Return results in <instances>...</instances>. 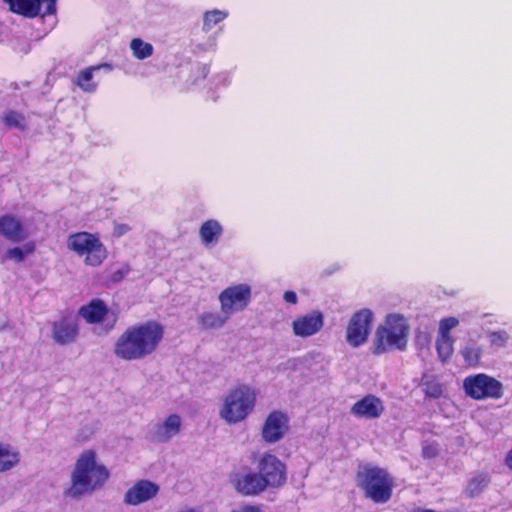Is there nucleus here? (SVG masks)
<instances>
[{
    "mask_svg": "<svg viewBox=\"0 0 512 512\" xmlns=\"http://www.w3.org/2000/svg\"><path fill=\"white\" fill-rule=\"evenodd\" d=\"M438 446L433 443H425L422 447V455L424 458L432 459L438 454Z\"/></svg>",
    "mask_w": 512,
    "mask_h": 512,
    "instance_id": "35",
    "label": "nucleus"
},
{
    "mask_svg": "<svg viewBox=\"0 0 512 512\" xmlns=\"http://www.w3.org/2000/svg\"><path fill=\"white\" fill-rule=\"evenodd\" d=\"M465 394L474 400L500 399L504 394L503 384L496 378L478 373L463 380Z\"/></svg>",
    "mask_w": 512,
    "mask_h": 512,
    "instance_id": "7",
    "label": "nucleus"
},
{
    "mask_svg": "<svg viewBox=\"0 0 512 512\" xmlns=\"http://www.w3.org/2000/svg\"><path fill=\"white\" fill-rule=\"evenodd\" d=\"M228 17V12L224 10H209L203 15V30L210 31L215 25L219 24Z\"/></svg>",
    "mask_w": 512,
    "mask_h": 512,
    "instance_id": "30",
    "label": "nucleus"
},
{
    "mask_svg": "<svg viewBox=\"0 0 512 512\" xmlns=\"http://www.w3.org/2000/svg\"><path fill=\"white\" fill-rule=\"evenodd\" d=\"M323 315L319 311H313L297 317L292 322V330L297 337H310L318 333L323 327Z\"/></svg>",
    "mask_w": 512,
    "mask_h": 512,
    "instance_id": "18",
    "label": "nucleus"
},
{
    "mask_svg": "<svg viewBox=\"0 0 512 512\" xmlns=\"http://www.w3.org/2000/svg\"><path fill=\"white\" fill-rule=\"evenodd\" d=\"M417 340L421 341L423 345L429 344L431 338L429 334H425L423 336H417Z\"/></svg>",
    "mask_w": 512,
    "mask_h": 512,
    "instance_id": "40",
    "label": "nucleus"
},
{
    "mask_svg": "<svg viewBox=\"0 0 512 512\" xmlns=\"http://www.w3.org/2000/svg\"><path fill=\"white\" fill-rule=\"evenodd\" d=\"M222 232L223 228L221 224L218 221L211 219L205 221L201 225L199 229V236L202 244L206 247H210L218 242Z\"/></svg>",
    "mask_w": 512,
    "mask_h": 512,
    "instance_id": "20",
    "label": "nucleus"
},
{
    "mask_svg": "<svg viewBox=\"0 0 512 512\" xmlns=\"http://www.w3.org/2000/svg\"><path fill=\"white\" fill-rule=\"evenodd\" d=\"M256 468L267 488L278 489L287 482L286 464L275 454H261L256 461Z\"/></svg>",
    "mask_w": 512,
    "mask_h": 512,
    "instance_id": "8",
    "label": "nucleus"
},
{
    "mask_svg": "<svg viewBox=\"0 0 512 512\" xmlns=\"http://www.w3.org/2000/svg\"><path fill=\"white\" fill-rule=\"evenodd\" d=\"M459 325L456 317H446L440 320L438 328V336L452 337L450 331Z\"/></svg>",
    "mask_w": 512,
    "mask_h": 512,
    "instance_id": "33",
    "label": "nucleus"
},
{
    "mask_svg": "<svg viewBox=\"0 0 512 512\" xmlns=\"http://www.w3.org/2000/svg\"><path fill=\"white\" fill-rule=\"evenodd\" d=\"M232 482L235 490L245 496H256L268 489L258 472L238 473Z\"/></svg>",
    "mask_w": 512,
    "mask_h": 512,
    "instance_id": "17",
    "label": "nucleus"
},
{
    "mask_svg": "<svg viewBox=\"0 0 512 512\" xmlns=\"http://www.w3.org/2000/svg\"><path fill=\"white\" fill-rule=\"evenodd\" d=\"M506 465L512 470V449L509 451L506 457Z\"/></svg>",
    "mask_w": 512,
    "mask_h": 512,
    "instance_id": "41",
    "label": "nucleus"
},
{
    "mask_svg": "<svg viewBox=\"0 0 512 512\" xmlns=\"http://www.w3.org/2000/svg\"><path fill=\"white\" fill-rule=\"evenodd\" d=\"M410 325L408 319L397 313L389 314L378 326L373 342V354L381 355L390 350L404 351L407 348Z\"/></svg>",
    "mask_w": 512,
    "mask_h": 512,
    "instance_id": "3",
    "label": "nucleus"
},
{
    "mask_svg": "<svg viewBox=\"0 0 512 512\" xmlns=\"http://www.w3.org/2000/svg\"><path fill=\"white\" fill-rule=\"evenodd\" d=\"M164 338V327L146 321L127 327L113 345V354L123 361H140L152 356Z\"/></svg>",
    "mask_w": 512,
    "mask_h": 512,
    "instance_id": "1",
    "label": "nucleus"
},
{
    "mask_svg": "<svg viewBox=\"0 0 512 512\" xmlns=\"http://www.w3.org/2000/svg\"><path fill=\"white\" fill-rule=\"evenodd\" d=\"M229 318L230 315L222 312H204L199 316L198 323L204 329H219L225 325Z\"/></svg>",
    "mask_w": 512,
    "mask_h": 512,
    "instance_id": "24",
    "label": "nucleus"
},
{
    "mask_svg": "<svg viewBox=\"0 0 512 512\" xmlns=\"http://www.w3.org/2000/svg\"><path fill=\"white\" fill-rule=\"evenodd\" d=\"M257 394L249 385L231 388L222 399L218 415L228 425L243 422L252 413L256 405Z\"/></svg>",
    "mask_w": 512,
    "mask_h": 512,
    "instance_id": "4",
    "label": "nucleus"
},
{
    "mask_svg": "<svg viewBox=\"0 0 512 512\" xmlns=\"http://www.w3.org/2000/svg\"><path fill=\"white\" fill-rule=\"evenodd\" d=\"M128 272H129V269L127 267L121 268V269L113 272L111 275V281L114 283L120 282L121 280L124 279V277L128 274Z\"/></svg>",
    "mask_w": 512,
    "mask_h": 512,
    "instance_id": "37",
    "label": "nucleus"
},
{
    "mask_svg": "<svg viewBox=\"0 0 512 512\" xmlns=\"http://www.w3.org/2000/svg\"><path fill=\"white\" fill-rule=\"evenodd\" d=\"M289 431V417L280 410L271 411L261 429V437L264 442L274 444L281 441Z\"/></svg>",
    "mask_w": 512,
    "mask_h": 512,
    "instance_id": "12",
    "label": "nucleus"
},
{
    "mask_svg": "<svg viewBox=\"0 0 512 512\" xmlns=\"http://www.w3.org/2000/svg\"><path fill=\"white\" fill-rule=\"evenodd\" d=\"M130 48L133 55L139 60L145 59L153 53V46L140 38H134L130 43Z\"/></svg>",
    "mask_w": 512,
    "mask_h": 512,
    "instance_id": "31",
    "label": "nucleus"
},
{
    "mask_svg": "<svg viewBox=\"0 0 512 512\" xmlns=\"http://www.w3.org/2000/svg\"><path fill=\"white\" fill-rule=\"evenodd\" d=\"M357 484L366 497L375 503H385L392 495L393 479L388 472L374 466H361L357 472Z\"/></svg>",
    "mask_w": 512,
    "mask_h": 512,
    "instance_id": "5",
    "label": "nucleus"
},
{
    "mask_svg": "<svg viewBox=\"0 0 512 512\" xmlns=\"http://www.w3.org/2000/svg\"><path fill=\"white\" fill-rule=\"evenodd\" d=\"M221 312L226 315L243 311L251 300V287L242 283L232 285L219 294Z\"/></svg>",
    "mask_w": 512,
    "mask_h": 512,
    "instance_id": "9",
    "label": "nucleus"
},
{
    "mask_svg": "<svg viewBox=\"0 0 512 512\" xmlns=\"http://www.w3.org/2000/svg\"><path fill=\"white\" fill-rule=\"evenodd\" d=\"M489 482L490 478L487 473H476L469 479L465 488V494L471 498L476 497L484 491Z\"/></svg>",
    "mask_w": 512,
    "mask_h": 512,
    "instance_id": "25",
    "label": "nucleus"
},
{
    "mask_svg": "<svg viewBox=\"0 0 512 512\" xmlns=\"http://www.w3.org/2000/svg\"><path fill=\"white\" fill-rule=\"evenodd\" d=\"M372 312L362 309L352 315L346 328L347 343L356 348L363 345L370 334Z\"/></svg>",
    "mask_w": 512,
    "mask_h": 512,
    "instance_id": "10",
    "label": "nucleus"
},
{
    "mask_svg": "<svg viewBox=\"0 0 512 512\" xmlns=\"http://www.w3.org/2000/svg\"><path fill=\"white\" fill-rule=\"evenodd\" d=\"M109 478V471L98 461L93 450L83 451L75 461L70 474V484L63 489L66 499L76 500L101 489Z\"/></svg>",
    "mask_w": 512,
    "mask_h": 512,
    "instance_id": "2",
    "label": "nucleus"
},
{
    "mask_svg": "<svg viewBox=\"0 0 512 512\" xmlns=\"http://www.w3.org/2000/svg\"><path fill=\"white\" fill-rule=\"evenodd\" d=\"M385 411V406L379 397L367 394L357 400L350 408V414L357 419L375 420L379 419Z\"/></svg>",
    "mask_w": 512,
    "mask_h": 512,
    "instance_id": "14",
    "label": "nucleus"
},
{
    "mask_svg": "<svg viewBox=\"0 0 512 512\" xmlns=\"http://www.w3.org/2000/svg\"><path fill=\"white\" fill-rule=\"evenodd\" d=\"M102 66H91L80 71L75 83L78 87L86 92H93L96 89V83L93 82V73ZM108 70H111V66H105Z\"/></svg>",
    "mask_w": 512,
    "mask_h": 512,
    "instance_id": "26",
    "label": "nucleus"
},
{
    "mask_svg": "<svg viewBox=\"0 0 512 512\" xmlns=\"http://www.w3.org/2000/svg\"><path fill=\"white\" fill-rule=\"evenodd\" d=\"M182 425L180 415L170 414L152 426L149 437L154 442L167 443L181 432Z\"/></svg>",
    "mask_w": 512,
    "mask_h": 512,
    "instance_id": "13",
    "label": "nucleus"
},
{
    "mask_svg": "<svg viewBox=\"0 0 512 512\" xmlns=\"http://www.w3.org/2000/svg\"><path fill=\"white\" fill-rule=\"evenodd\" d=\"M131 230L128 224H115L113 229V234L117 237H121L127 234Z\"/></svg>",
    "mask_w": 512,
    "mask_h": 512,
    "instance_id": "36",
    "label": "nucleus"
},
{
    "mask_svg": "<svg viewBox=\"0 0 512 512\" xmlns=\"http://www.w3.org/2000/svg\"><path fill=\"white\" fill-rule=\"evenodd\" d=\"M9 5V9L27 18L39 15H53L56 13L57 0H3Z\"/></svg>",
    "mask_w": 512,
    "mask_h": 512,
    "instance_id": "11",
    "label": "nucleus"
},
{
    "mask_svg": "<svg viewBox=\"0 0 512 512\" xmlns=\"http://www.w3.org/2000/svg\"><path fill=\"white\" fill-rule=\"evenodd\" d=\"M30 226L13 215L0 217V235L11 242H24L32 234Z\"/></svg>",
    "mask_w": 512,
    "mask_h": 512,
    "instance_id": "15",
    "label": "nucleus"
},
{
    "mask_svg": "<svg viewBox=\"0 0 512 512\" xmlns=\"http://www.w3.org/2000/svg\"><path fill=\"white\" fill-rule=\"evenodd\" d=\"M20 463V452L10 444L0 442V473L12 470Z\"/></svg>",
    "mask_w": 512,
    "mask_h": 512,
    "instance_id": "21",
    "label": "nucleus"
},
{
    "mask_svg": "<svg viewBox=\"0 0 512 512\" xmlns=\"http://www.w3.org/2000/svg\"><path fill=\"white\" fill-rule=\"evenodd\" d=\"M67 248L90 267H99L108 257L107 248L98 235L85 231L69 235Z\"/></svg>",
    "mask_w": 512,
    "mask_h": 512,
    "instance_id": "6",
    "label": "nucleus"
},
{
    "mask_svg": "<svg viewBox=\"0 0 512 512\" xmlns=\"http://www.w3.org/2000/svg\"><path fill=\"white\" fill-rule=\"evenodd\" d=\"M107 313V307L101 300H92L88 305L82 307L79 314L88 323H98L103 320Z\"/></svg>",
    "mask_w": 512,
    "mask_h": 512,
    "instance_id": "22",
    "label": "nucleus"
},
{
    "mask_svg": "<svg viewBox=\"0 0 512 512\" xmlns=\"http://www.w3.org/2000/svg\"><path fill=\"white\" fill-rule=\"evenodd\" d=\"M159 492V486L149 480H139L124 495V503L137 506L153 499Z\"/></svg>",
    "mask_w": 512,
    "mask_h": 512,
    "instance_id": "16",
    "label": "nucleus"
},
{
    "mask_svg": "<svg viewBox=\"0 0 512 512\" xmlns=\"http://www.w3.org/2000/svg\"><path fill=\"white\" fill-rule=\"evenodd\" d=\"M284 300L287 302V303H290V304H296L297 303V295L295 292L293 291H286L284 293V296H283Z\"/></svg>",
    "mask_w": 512,
    "mask_h": 512,
    "instance_id": "39",
    "label": "nucleus"
},
{
    "mask_svg": "<svg viewBox=\"0 0 512 512\" xmlns=\"http://www.w3.org/2000/svg\"><path fill=\"white\" fill-rule=\"evenodd\" d=\"M78 335V326L73 318L65 317L55 321L52 325V338L60 344L65 345L73 342Z\"/></svg>",
    "mask_w": 512,
    "mask_h": 512,
    "instance_id": "19",
    "label": "nucleus"
},
{
    "mask_svg": "<svg viewBox=\"0 0 512 512\" xmlns=\"http://www.w3.org/2000/svg\"><path fill=\"white\" fill-rule=\"evenodd\" d=\"M2 121L8 128H17L20 130H24L26 128V119L24 115L17 111H6L2 116Z\"/></svg>",
    "mask_w": 512,
    "mask_h": 512,
    "instance_id": "32",
    "label": "nucleus"
},
{
    "mask_svg": "<svg viewBox=\"0 0 512 512\" xmlns=\"http://www.w3.org/2000/svg\"><path fill=\"white\" fill-rule=\"evenodd\" d=\"M420 386L427 398L439 399L444 396V386L434 375L424 374Z\"/></svg>",
    "mask_w": 512,
    "mask_h": 512,
    "instance_id": "23",
    "label": "nucleus"
},
{
    "mask_svg": "<svg viewBox=\"0 0 512 512\" xmlns=\"http://www.w3.org/2000/svg\"><path fill=\"white\" fill-rule=\"evenodd\" d=\"M482 353V348L475 344H467L460 351L465 363L471 367L479 365Z\"/></svg>",
    "mask_w": 512,
    "mask_h": 512,
    "instance_id": "28",
    "label": "nucleus"
},
{
    "mask_svg": "<svg viewBox=\"0 0 512 512\" xmlns=\"http://www.w3.org/2000/svg\"><path fill=\"white\" fill-rule=\"evenodd\" d=\"M436 350L442 362L448 361L454 352V338L437 336Z\"/></svg>",
    "mask_w": 512,
    "mask_h": 512,
    "instance_id": "29",
    "label": "nucleus"
},
{
    "mask_svg": "<svg viewBox=\"0 0 512 512\" xmlns=\"http://www.w3.org/2000/svg\"><path fill=\"white\" fill-rule=\"evenodd\" d=\"M491 346L496 348L504 347L509 340V335L506 331L499 330L493 331L488 334Z\"/></svg>",
    "mask_w": 512,
    "mask_h": 512,
    "instance_id": "34",
    "label": "nucleus"
},
{
    "mask_svg": "<svg viewBox=\"0 0 512 512\" xmlns=\"http://www.w3.org/2000/svg\"><path fill=\"white\" fill-rule=\"evenodd\" d=\"M231 512H262V511L258 506L245 505V506H240L236 509H233Z\"/></svg>",
    "mask_w": 512,
    "mask_h": 512,
    "instance_id": "38",
    "label": "nucleus"
},
{
    "mask_svg": "<svg viewBox=\"0 0 512 512\" xmlns=\"http://www.w3.org/2000/svg\"><path fill=\"white\" fill-rule=\"evenodd\" d=\"M35 249L36 244L34 241H26L22 246L9 248L5 253V257L15 263H21L27 256L33 254Z\"/></svg>",
    "mask_w": 512,
    "mask_h": 512,
    "instance_id": "27",
    "label": "nucleus"
}]
</instances>
